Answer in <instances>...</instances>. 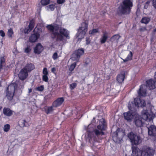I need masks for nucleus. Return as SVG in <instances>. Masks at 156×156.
<instances>
[{
  "instance_id": "nucleus-23",
  "label": "nucleus",
  "mask_w": 156,
  "mask_h": 156,
  "mask_svg": "<svg viewBox=\"0 0 156 156\" xmlns=\"http://www.w3.org/2000/svg\"><path fill=\"white\" fill-rule=\"evenodd\" d=\"M18 124L22 128L29 126L28 122L24 119L20 120L18 122Z\"/></svg>"
},
{
  "instance_id": "nucleus-40",
  "label": "nucleus",
  "mask_w": 156,
  "mask_h": 156,
  "mask_svg": "<svg viewBox=\"0 0 156 156\" xmlns=\"http://www.w3.org/2000/svg\"><path fill=\"white\" fill-rule=\"evenodd\" d=\"M77 86V84L76 83H73L70 85V87L71 90L74 89Z\"/></svg>"
},
{
  "instance_id": "nucleus-24",
  "label": "nucleus",
  "mask_w": 156,
  "mask_h": 156,
  "mask_svg": "<svg viewBox=\"0 0 156 156\" xmlns=\"http://www.w3.org/2000/svg\"><path fill=\"white\" fill-rule=\"evenodd\" d=\"M23 68L26 69V70L29 73L35 69V66L32 63L27 64Z\"/></svg>"
},
{
  "instance_id": "nucleus-61",
  "label": "nucleus",
  "mask_w": 156,
  "mask_h": 156,
  "mask_svg": "<svg viewBox=\"0 0 156 156\" xmlns=\"http://www.w3.org/2000/svg\"><path fill=\"white\" fill-rule=\"evenodd\" d=\"M129 108V110H130V108Z\"/></svg>"
},
{
  "instance_id": "nucleus-30",
  "label": "nucleus",
  "mask_w": 156,
  "mask_h": 156,
  "mask_svg": "<svg viewBox=\"0 0 156 156\" xmlns=\"http://www.w3.org/2000/svg\"><path fill=\"white\" fill-rule=\"evenodd\" d=\"M150 21V19L149 18L144 17L142 18L141 22L142 23L147 24Z\"/></svg>"
},
{
  "instance_id": "nucleus-29",
  "label": "nucleus",
  "mask_w": 156,
  "mask_h": 156,
  "mask_svg": "<svg viewBox=\"0 0 156 156\" xmlns=\"http://www.w3.org/2000/svg\"><path fill=\"white\" fill-rule=\"evenodd\" d=\"M14 32L12 28H10L8 30L7 34L9 38H12L13 34Z\"/></svg>"
},
{
  "instance_id": "nucleus-32",
  "label": "nucleus",
  "mask_w": 156,
  "mask_h": 156,
  "mask_svg": "<svg viewBox=\"0 0 156 156\" xmlns=\"http://www.w3.org/2000/svg\"><path fill=\"white\" fill-rule=\"evenodd\" d=\"M50 0H41V2L43 5H46L50 3Z\"/></svg>"
},
{
  "instance_id": "nucleus-38",
  "label": "nucleus",
  "mask_w": 156,
  "mask_h": 156,
  "mask_svg": "<svg viewBox=\"0 0 156 156\" xmlns=\"http://www.w3.org/2000/svg\"><path fill=\"white\" fill-rule=\"evenodd\" d=\"M44 86L43 85H41L36 88V90L39 91H42L44 90Z\"/></svg>"
},
{
  "instance_id": "nucleus-33",
  "label": "nucleus",
  "mask_w": 156,
  "mask_h": 156,
  "mask_svg": "<svg viewBox=\"0 0 156 156\" xmlns=\"http://www.w3.org/2000/svg\"><path fill=\"white\" fill-rule=\"evenodd\" d=\"M133 54L131 51H130L129 53L128 54L127 57L126 58V59L128 61L131 60L133 58Z\"/></svg>"
},
{
  "instance_id": "nucleus-58",
  "label": "nucleus",
  "mask_w": 156,
  "mask_h": 156,
  "mask_svg": "<svg viewBox=\"0 0 156 156\" xmlns=\"http://www.w3.org/2000/svg\"><path fill=\"white\" fill-rule=\"evenodd\" d=\"M32 91V89H29V92H31Z\"/></svg>"
},
{
  "instance_id": "nucleus-21",
  "label": "nucleus",
  "mask_w": 156,
  "mask_h": 156,
  "mask_svg": "<svg viewBox=\"0 0 156 156\" xmlns=\"http://www.w3.org/2000/svg\"><path fill=\"white\" fill-rule=\"evenodd\" d=\"M6 56L3 55L0 57V71L2 69L3 66L6 64L5 61Z\"/></svg>"
},
{
  "instance_id": "nucleus-53",
  "label": "nucleus",
  "mask_w": 156,
  "mask_h": 156,
  "mask_svg": "<svg viewBox=\"0 0 156 156\" xmlns=\"http://www.w3.org/2000/svg\"><path fill=\"white\" fill-rule=\"evenodd\" d=\"M123 62H127V61H128V60L126 59V58L124 59H123Z\"/></svg>"
},
{
  "instance_id": "nucleus-35",
  "label": "nucleus",
  "mask_w": 156,
  "mask_h": 156,
  "mask_svg": "<svg viewBox=\"0 0 156 156\" xmlns=\"http://www.w3.org/2000/svg\"><path fill=\"white\" fill-rule=\"evenodd\" d=\"M31 49L30 45H27L24 49V52L26 53H28L31 51Z\"/></svg>"
},
{
  "instance_id": "nucleus-57",
  "label": "nucleus",
  "mask_w": 156,
  "mask_h": 156,
  "mask_svg": "<svg viewBox=\"0 0 156 156\" xmlns=\"http://www.w3.org/2000/svg\"><path fill=\"white\" fill-rule=\"evenodd\" d=\"M23 87H24V86H23V85L21 86V87L20 88H23Z\"/></svg>"
},
{
  "instance_id": "nucleus-41",
  "label": "nucleus",
  "mask_w": 156,
  "mask_h": 156,
  "mask_svg": "<svg viewBox=\"0 0 156 156\" xmlns=\"http://www.w3.org/2000/svg\"><path fill=\"white\" fill-rule=\"evenodd\" d=\"M90 59L88 58H87L85 60V61L84 62V65H85L87 66V65H88L89 64V63H90Z\"/></svg>"
},
{
  "instance_id": "nucleus-42",
  "label": "nucleus",
  "mask_w": 156,
  "mask_h": 156,
  "mask_svg": "<svg viewBox=\"0 0 156 156\" xmlns=\"http://www.w3.org/2000/svg\"><path fill=\"white\" fill-rule=\"evenodd\" d=\"M52 58L54 60L57 59L58 58L57 53L56 52L54 53L52 56Z\"/></svg>"
},
{
  "instance_id": "nucleus-14",
  "label": "nucleus",
  "mask_w": 156,
  "mask_h": 156,
  "mask_svg": "<svg viewBox=\"0 0 156 156\" xmlns=\"http://www.w3.org/2000/svg\"><path fill=\"white\" fill-rule=\"evenodd\" d=\"M148 135L151 136H156V127L154 125H151L148 128Z\"/></svg>"
},
{
  "instance_id": "nucleus-28",
  "label": "nucleus",
  "mask_w": 156,
  "mask_h": 156,
  "mask_svg": "<svg viewBox=\"0 0 156 156\" xmlns=\"http://www.w3.org/2000/svg\"><path fill=\"white\" fill-rule=\"evenodd\" d=\"M35 23V20L34 19H32L30 20L29 24L28 26V27L30 30V31H31L34 28Z\"/></svg>"
},
{
  "instance_id": "nucleus-5",
  "label": "nucleus",
  "mask_w": 156,
  "mask_h": 156,
  "mask_svg": "<svg viewBox=\"0 0 156 156\" xmlns=\"http://www.w3.org/2000/svg\"><path fill=\"white\" fill-rule=\"evenodd\" d=\"M88 23L83 22L81 24V26L78 29V32L76 34L78 41L84 38V36L87 31Z\"/></svg>"
},
{
  "instance_id": "nucleus-47",
  "label": "nucleus",
  "mask_w": 156,
  "mask_h": 156,
  "mask_svg": "<svg viewBox=\"0 0 156 156\" xmlns=\"http://www.w3.org/2000/svg\"><path fill=\"white\" fill-rule=\"evenodd\" d=\"M90 41L89 38H86V44L88 45L90 43Z\"/></svg>"
},
{
  "instance_id": "nucleus-59",
  "label": "nucleus",
  "mask_w": 156,
  "mask_h": 156,
  "mask_svg": "<svg viewBox=\"0 0 156 156\" xmlns=\"http://www.w3.org/2000/svg\"><path fill=\"white\" fill-rule=\"evenodd\" d=\"M2 107L1 106H0V111L2 109Z\"/></svg>"
},
{
  "instance_id": "nucleus-8",
  "label": "nucleus",
  "mask_w": 156,
  "mask_h": 156,
  "mask_svg": "<svg viewBox=\"0 0 156 156\" xmlns=\"http://www.w3.org/2000/svg\"><path fill=\"white\" fill-rule=\"evenodd\" d=\"M127 136L132 145H138L141 142L140 136L134 134L132 132L128 134Z\"/></svg>"
},
{
  "instance_id": "nucleus-20",
  "label": "nucleus",
  "mask_w": 156,
  "mask_h": 156,
  "mask_svg": "<svg viewBox=\"0 0 156 156\" xmlns=\"http://www.w3.org/2000/svg\"><path fill=\"white\" fill-rule=\"evenodd\" d=\"M3 113L5 116L10 117L13 114V111L9 108L4 107L3 109Z\"/></svg>"
},
{
  "instance_id": "nucleus-7",
  "label": "nucleus",
  "mask_w": 156,
  "mask_h": 156,
  "mask_svg": "<svg viewBox=\"0 0 156 156\" xmlns=\"http://www.w3.org/2000/svg\"><path fill=\"white\" fill-rule=\"evenodd\" d=\"M18 84L16 83H14L12 84L9 86L7 88L8 90L6 94V97L9 101L12 100L14 95L15 91L17 89Z\"/></svg>"
},
{
  "instance_id": "nucleus-51",
  "label": "nucleus",
  "mask_w": 156,
  "mask_h": 156,
  "mask_svg": "<svg viewBox=\"0 0 156 156\" xmlns=\"http://www.w3.org/2000/svg\"><path fill=\"white\" fill-rule=\"evenodd\" d=\"M154 78L155 80L156 81V72L154 73Z\"/></svg>"
},
{
  "instance_id": "nucleus-18",
  "label": "nucleus",
  "mask_w": 156,
  "mask_h": 156,
  "mask_svg": "<svg viewBox=\"0 0 156 156\" xmlns=\"http://www.w3.org/2000/svg\"><path fill=\"white\" fill-rule=\"evenodd\" d=\"M40 36V34L38 32L32 34L29 37V41L31 42H35L37 41Z\"/></svg>"
},
{
  "instance_id": "nucleus-9",
  "label": "nucleus",
  "mask_w": 156,
  "mask_h": 156,
  "mask_svg": "<svg viewBox=\"0 0 156 156\" xmlns=\"http://www.w3.org/2000/svg\"><path fill=\"white\" fill-rule=\"evenodd\" d=\"M142 114V118L146 121L152 120L155 116V115L151 110H143Z\"/></svg>"
},
{
  "instance_id": "nucleus-62",
  "label": "nucleus",
  "mask_w": 156,
  "mask_h": 156,
  "mask_svg": "<svg viewBox=\"0 0 156 156\" xmlns=\"http://www.w3.org/2000/svg\"><path fill=\"white\" fill-rule=\"evenodd\" d=\"M5 1L6 0H4Z\"/></svg>"
},
{
  "instance_id": "nucleus-31",
  "label": "nucleus",
  "mask_w": 156,
  "mask_h": 156,
  "mask_svg": "<svg viewBox=\"0 0 156 156\" xmlns=\"http://www.w3.org/2000/svg\"><path fill=\"white\" fill-rule=\"evenodd\" d=\"M99 33L98 29H94L89 31V33L90 34H94L95 33Z\"/></svg>"
},
{
  "instance_id": "nucleus-11",
  "label": "nucleus",
  "mask_w": 156,
  "mask_h": 156,
  "mask_svg": "<svg viewBox=\"0 0 156 156\" xmlns=\"http://www.w3.org/2000/svg\"><path fill=\"white\" fill-rule=\"evenodd\" d=\"M28 72L26 69L23 68L21 69L18 74L19 78L22 80H26L28 76Z\"/></svg>"
},
{
  "instance_id": "nucleus-26",
  "label": "nucleus",
  "mask_w": 156,
  "mask_h": 156,
  "mask_svg": "<svg viewBox=\"0 0 156 156\" xmlns=\"http://www.w3.org/2000/svg\"><path fill=\"white\" fill-rule=\"evenodd\" d=\"M53 105L50 106H45L44 108V112L47 114L51 113L54 110Z\"/></svg>"
},
{
  "instance_id": "nucleus-52",
  "label": "nucleus",
  "mask_w": 156,
  "mask_h": 156,
  "mask_svg": "<svg viewBox=\"0 0 156 156\" xmlns=\"http://www.w3.org/2000/svg\"><path fill=\"white\" fill-rule=\"evenodd\" d=\"M148 5L145 4V5L144 6V8L145 9H147V8L148 7Z\"/></svg>"
},
{
  "instance_id": "nucleus-16",
  "label": "nucleus",
  "mask_w": 156,
  "mask_h": 156,
  "mask_svg": "<svg viewBox=\"0 0 156 156\" xmlns=\"http://www.w3.org/2000/svg\"><path fill=\"white\" fill-rule=\"evenodd\" d=\"M145 85H142L140 86L139 90L138 91L137 93L138 95L140 97L145 96L146 94V90L144 88Z\"/></svg>"
},
{
  "instance_id": "nucleus-50",
  "label": "nucleus",
  "mask_w": 156,
  "mask_h": 156,
  "mask_svg": "<svg viewBox=\"0 0 156 156\" xmlns=\"http://www.w3.org/2000/svg\"><path fill=\"white\" fill-rule=\"evenodd\" d=\"M118 34H115V35H113L112 37V38H115V39L116 38V37H117V36H118Z\"/></svg>"
},
{
  "instance_id": "nucleus-17",
  "label": "nucleus",
  "mask_w": 156,
  "mask_h": 156,
  "mask_svg": "<svg viewBox=\"0 0 156 156\" xmlns=\"http://www.w3.org/2000/svg\"><path fill=\"white\" fill-rule=\"evenodd\" d=\"M44 48L41 44L38 43L37 44L34 48V52L38 55L40 54L43 51Z\"/></svg>"
},
{
  "instance_id": "nucleus-36",
  "label": "nucleus",
  "mask_w": 156,
  "mask_h": 156,
  "mask_svg": "<svg viewBox=\"0 0 156 156\" xmlns=\"http://www.w3.org/2000/svg\"><path fill=\"white\" fill-rule=\"evenodd\" d=\"M76 62H74L69 67V70L70 71H73L75 68L76 66Z\"/></svg>"
},
{
  "instance_id": "nucleus-44",
  "label": "nucleus",
  "mask_w": 156,
  "mask_h": 156,
  "mask_svg": "<svg viewBox=\"0 0 156 156\" xmlns=\"http://www.w3.org/2000/svg\"><path fill=\"white\" fill-rule=\"evenodd\" d=\"M65 2V0H57V2L58 4H62Z\"/></svg>"
},
{
  "instance_id": "nucleus-1",
  "label": "nucleus",
  "mask_w": 156,
  "mask_h": 156,
  "mask_svg": "<svg viewBox=\"0 0 156 156\" xmlns=\"http://www.w3.org/2000/svg\"><path fill=\"white\" fill-rule=\"evenodd\" d=\"M46 27L49 30L52 32V34L54 36L52 38H56L57 41H63L64 40V37L67 39L70 38L69 31L64 28L59 27V26L58 25L54 26L48 25Z\"/></svg>"
},
{
  "instance_id": "nucleus-19",
  "label": "nucleus",
  "mask_w": 156,
  "mask_h": 156,
  "mask_svg": "<svg viewBox=\"0 0 156 156\" xmlns=\"http://www.w3.org/2000/svg\"><path fill=\"white\" fill-rule=\"evenodd\" d=\"M123 115L125 119L128 121H131L133 118V113L130 111H129L127 112H124L123 113Z\"/></svg>"
},
{
  "instance_id": "nucleus-2",
  "label": "nucleus",
  "mask_w": 156,
  "mask_h": 156,
  "mask_svg": "<svg viewBox=\"0 0 156 156\" xmlns=\"http://www.w3.org/2000/svg\"><path fill=\"white\" fill-rule=\"evenodd\" d=\"M106 127V125L105 121L100 122L99 125L97 126L98 129H95L91 132H89L88 136L89 138V142L91 143L92 140V142H98V139L96 137H99L105 135V133L103 131L105 130Z\"/></svg>"
},
{
  "instance_id": "nucleus-37",
  "label": "nucleus",
  "mask_w": 156,
  "mask_h": 156,
  "mask_svg": "<svg viewBox=\"0 0 156 156\" xmlns=\"http://www.w3.org/2000/svg\"><path fill=\"white\" fill-rule=\"evenodd\" d=\"M48 75H43L42 76V80L43 81L47 82L48 81L49 79L48 76Z\"/></svg>"
},
{
  "instance_id": "nucleus-60",
  "label": "nucleus",
  "mask_w": 156,
  "mask_h": 156,
  "mask_svg": "<svg viewBox=\"0 0 156 156\" xmlns=\"http://www.w3.org/2000/svg\"><path fill=\"white\" fill-rule=\"evenodd\" d=\"M1 82L0 81V87L1 86Z\"/></svg>"
},
{
  "instance_id": "nucleus-22",
  "label": "nucleus",
  "mask_w": 156,
  "mask_h": 156,
  "mask_svg": "<svg viewBox=\"0 0 156 156\" xmlns=\"http://www.w3.org/2000/svg\"><path fill=\"white\" fill-rule=\"evenodd\" d=\"M125 76V73H120L118 74L116 77V80L120 84H121L123 82Z\"/></svg>"
},
{
  "instance_id": "nucleus-27",
  "label": "nucleus",
  "mask_w": 156,
  "mask_h": 156,
  "mask_svg": "<svg viewBox=\"0 0 156 156\" xmlns=\"http://www.w3.org/2000/svg\"><path fill=\"white\" fill-rule=\"evenodd\" d=\"M135 125L138 127H141L144 125V122L141 118L136 119L135 121Z\"/></svg>"
},
{
  "instance_id": "nucleus-49",
  "label": "nucleus",
  "mask_w": 156,
  "mask_h": 156,
  "mask_svg": "<svg viewBox=\"0 0 156 156\" xmlns=\"http://www.w3.org/2000/svg\"><path fill=\"white\" fill-rule=\"evenodd\" d=\"M153 5L154 8L156 9V0L155 1H153Z\"/></svg>"
},
{
  "instance_id": "nucleus-12",
  "label": "nucleus",
  "mask_w": 156,
  "mask_h": 156,
  "mask_svg": "<svg viewBox=\"0 0 156 156\" xmlns=\"http://www.w3.org/2000/svg\"><path fill=\"white\" fill-rule=\"evenodd\" d=\"M146 83V86L149 87L150 90H153L156 88V81L152 79L147 80Z\"/></svg>"
},
{
  "instance_id": "nucleus-13",
  "label": "nucleus",
  "mask_w": 156,
  "mask_h": 156,
  "mask_svg": "<svg viewBox=\"0 0 156 156\" xmlns=\"http://www.w3.org/2000/svg\"><path fill=\"white\" fill-rule=\"evenodd\" d=\"M134 103L136 107L140 106L143 107L146 105V103L144 100H141L140 98H135L134 100Z\"/></svg>"
},
{
  "instance_id": "nucleus-39",
  "label": "nucleus",
  "mask_w": 156,
  "mask_h": 156,
  "mask_svg": "<svg viewBox=\"0 0 156 156\" xmlns=\"http://www.w3.org/2000/svg\"><path fill=\"white\" fill-rule=\"evenodd\" d=\"M42 73L43 75H48V72L47 68L44 67L43 68Z\"/></svg>"
},
{
  "instance_id": "nucleus-10",
  "label": "nucleus",
  "mask_w": 156,
  "mask_h": 156,
  "mask_svg": "<svg viewBox=\"0 0 156 156\" xmlns=\"http://www.w3.org/2000/svg\"><path fill=\"white\" fill-rule=\"evenodd\" d=\"M84 53V51L83 48L79 49L75 51V53L73 55L72 57V59L73 60H78L80 56Z\"/></svg>"
},
{
  "instance_id": "nucleus-6",
  "label": "nucleus",
  "mask_w": 156,
  "mask_h": 156,
  "mask_svg": "<svg viewBox=\"0 0 156 156\" xmlns=\"http://www.w3.org/2000/svg\"><path fill=\"white\" fill-rule=\"evenodd\" d=\"M125 135V131L122 129L118 128L115 132H114L112 140L115 143L119 142L122 140Z\"/></svg>"
},
{
  "instance_id": "nucleus-56",
  "label": "nucleus",
  "mask_w": 156,
  "mask_h": 156,
  "mask_svg": "<svg viewBox=\"0 0 156 156\" xmlns=\"http://www.w3.org/2000/svg\"><path fill=\"white\" fill-rule=\"evenodd\" d=\"M153 32H156V28L155 29H154Z\"/></svg>"
},
{
  "instance_id": "nucleus-15",
  "label": "nucleus",
  "mask_w": 156,
  "mask_h": 156,
  "mask_svg": "<svg viewBox=\"0 0 156 156\" xmlns=\"http://www.w3.org/2000/svg\"><path fill=\"white\" fill-rule=\"evenodd\" d=\"M64 101V98L61 97L57 98L55 101L53 102L52 105L54 107L56 108L62 104Z\"/></svg>"
},
{
  "instance_id": "nucleus-55",
  "label": "nucleus",
  "mask_w": 156,
  "mask_h": 156,
  "mask_svg": "<svg viewBox=\"0 0 156 156\" xmlns=\"http://www.w3.org/2000/svg\"><path fill=\"white\" fill-rule=\"evenodd\" d=\"M149 3L150 2L149 1H147L145 3V4L148 5Z\"/></svg>"
},
{
  "instance_id": "nucleus-48",
  "label": "nucleus",
  "mask_w": 156,
  "mask_h": 156,
  "mask_svg": "<svg viewBox=\"0 0 156 156\" xmlns=\"http://www.w3.org/2000/svg\"><path fill=\"white\" fill-rule=\"evenodd\" d=\"M31 31H30V30L28 28H28H25L24 30V32L26 34H28V33L29 32H30Z\"/></svg>"
},
{
  "instance_id": "nucleus-4",
  "label": "nucleus",
  "mask_w": 156,
  "mask_h": 156,
  "mask_svg": "<svg viewBox=\"0 0 156 156\" xmlns=\"http://www.w3.org/2000/svg\"><path fill=\"white\" fill-rule=\"evenodd\" d=\"M133 6V2L131 0H123L118 8V14L119 15L130 14Z\"/></svg>"
},
{
  "instance_id": "nucleus-45",
  "label": "nucleus",
  "mask_w": 156,
  "mask_h": 156,
  "mask_svg": "<svg viewBox=\"0 0 156 156\" xmlns=\"http://www.w3.org/2000/svg\"><path fill=\"white\" fill-rule=\"evenodd\" d=\"M51 71L52 73H53L55 75H56V73L55 72L56 71V69L55 67H53L51 68Z\"/></svg>"
},
{
  "instance_id": "nucleus-34",
  "label": "nucleus",
  "mask_w": 156,
  "mask_h": 156,
  "mask_svg": "<svg viewBox=\"0 0 156 156\" xmlns=\"http://www.w3.org/2000/svg\"><path fill=\"white\" fill-rule=\"evenodd\" d=\"M10 126L9 124H6L4 125V131L5 132H8L10 129Z\"/></svg>"
},
{
  "instance_id": "nucleus-54",
  "label": "nucleus",
  "mask_w": 156,
  "mask_h": 156,
  "mask_svg": "<svg viewBox=\"0 0 156 156\" xmlns=\"http://www.w3.org/2000/svg\"><path fill=\"white\" fill-rule=\"evenodd\" d=\"M37 7L38 8H40V9L41 8V7L40 4H39L37 5Z\"/></svg>"
},
{
  "instance_id": "nucleus-43",
  "label": "nucleus",
  "mask_w": 156,
  "mask_h": 156,
  "mask_svg": "<svg viewBox=\"0 0 156 156\" xmlns=\"http://www.w3.org/2000/svg\"><path fill=\"white\" fill-rule=\"evenodd\" d=\"M48 7L51 11H53L55 8V5L53 4H51L49 5Z\"/></svg>"
},
{
  "instance_id": "nucleus-25",
  "label": "nucleus",
  "mask_w": 156,
  "mask_h": 156,
  "mask_svg": "<svg viewBox=\"0 0 156 156\" xmlns=\"http://www.w3.org/2000/svg\"><path fill=\"white\" fill-rule=\"evenodd\" d=\"M108 38V34L106 32H104L103 34L100 39V42L101 44H104Z\"/></svg>"
},
{
  "instance_id": "nucleus-3",
  "label": "nucleus",
  "mask_w": 156,
  "mask_h": 156,
  "mask_svg": "<svg viewBox=\"0 0 156 156\" xmlns=\"http://www.w3.org/2000/svg\"><path fill=\"white\" fill-rule=\"evenodd\" d=\"M132 154L136 156H153L155 151L146 146L142 147L140 150L137 147H132Z\"/></svg>"
},
{
  "instance_id": "nucleus-46",
  "label": "nucleus",
  "mask_w": 156,
  "mask_h": 156,
  "mask_svg": "<svg viewBox=\"0 0 156 156\" xmlns=\"http://www.w3.org/2000/svg\"><path fill=\"white\" fill-rule=\"evenodd\" d=\"M0 35L2 37L5 36V33L3 30H0Z\"/></svg>"
}]
</instances>
